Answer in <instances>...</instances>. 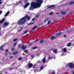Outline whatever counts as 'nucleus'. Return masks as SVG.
I'll use <instances>...</instances> for the list:
<instances>
[{
	"label": "nucleus",
	"mask_w": 74,
	"mask_h": 74,
	"mask_svg": "<svg viewBox=\"0 0 74 74\" xmlns=\"http://www.w3.org/2000/svg\"><path fill=\"white\" fill-rule=\"evenodd\" d=\"M44 0H37V2H34L31 4L30 10H33V8H36L40 7L41 4L43 3Z\"/></svg>",
	"instance_id": "nucleus-1"
},
{
	"label": "nucleus",
	"mask_w": 74,
	"mask_h": 74,
	"mask_svg": "<svg viewBox=\"0 0 74 74\" xmlns=\"http://www.w3.org/2000/svg\"><path fill=\"white\" fill-rule=\"evenodd\" d=\"M55 20H49V19H45L44 20V22H47V25L49 26V25H50V23H54L55 22Z\"/></svg>",
	"instance_id": "nucleus-2"
},
{
	"label": "nucleus",
	"mask_w": 74,
	"mask_h": 74,
	"mask_svg": "<svg viewBox=\"0 0 74 74\" xmlns=\"http://www.w3.org/2000/svg\"><path fill=\"white\" fill-rule=\"evenodd\" d=\"M62 32H60L58 33H57L56 34V36H52L50 37V40H53L54 39L56 38V37H59V36H61V34H62Z\"/></svg>",
	"instance_id": "nucleus-3"
},
{
	"label": "nucleus",
	"mask_w": 74,
	"mask_h": 74,
	"mask_svg": "<svg viewBox=\"0 0 74 74\" xmlns=\"http://www.w3.org/2000/svg\"><path fill=\"white\" fill-rule=\"evenodd\" d=\"M26 19H21L18 22V25H23L26 23Z\"/></svg>",
	"instance_id": "nucleus-4"
},
{
	"label": "nucleus",
	"mask_w": 74,
	"mask_h": 74,
	"mask_svg": "<svg viewBox=\"0 0 74 74\" xmlns=\"http://www.w3.org/2000/svg\"><path fill=\"white\" fill-rule=\"evenodd\" d=\"M68 66L71 68V69H74V64L73 63H69L68 64Z\"/></svg>",
	"instance_id": "nucleus-5"
},
{
	"label": "nucleus",
	"mask_w": 74,
	"mask_h": 74,
	"mask_svg": "<svg viewBox=\"0 0 74 74\" xmlns=\"http://www.w3.org/2000/svg\"><path fill=\"white\" fill-rule=\"evenodd\" d=\"M21 19H30V16H28V15H26L24 17L22 18Z\"/></svg>",
	"instance_id": "nucleus-6"
},
{
	"label": "nucleus",
	"mask_w": 74,
	"mask_h": 74,
	"mask_svg": "<svg viewBox=\"0 0 74 74\" xmlns=\"http://www.w3.org/2000/svg\"><path fill=\"white\" fill-rule=\"evenodd\" d=\"M52 8V9H55L56 8L55 5H50V6L48 7V8Z\"/></svg>",
	"instance_id": "nucleus-7"
},
{
	"label": "nucleus",
	"mask_w": 74,
	"mask_h": 74,
	"mask_svg": "<svg viewBox=\"0 0 74 74\" xmlns=\"http://www.w3.org/2000/svg\"><path fill=\"white\" fill-rule=\"evenodd\" d=\"M26 46H25V45H23L21 47V49H23V50H25V49H26Z\"/></svg>",
	"instance_id": "nucleus-8"
},
{
	"label": "nucleus",
	"mask_w": 74,
	"mask_h": 74,
	"mask_svg": "<svg viewBox=\"0 0 74 74\" xmlns=\"http://www.w3.org/2000/svg\"><path fill=\"white\" fill-rule=\"evenodd\" d=\"M3 25L5 26L6 27L8 25H9V23H7V22H5L4 23H3Z\"/></svg>",
	"instance_id": "nucleus-9"
},
{
	"label": "nucleus",
	"mask_w": 74,
	"mask_h": 74,
	"mask_svg": "<svg viewBox=\"0 0 74 74\" xmlns=\"http://www.w3.org/2000/svg\"><path fill=\"white\" fill-rule=\"evenodd\" d=\"M28 67L29 68H31V67H32V66H33V64L32 63H30L28 64Z\"/></svg>",
	"instance_id": "nucleus-10"
},
{
	"label": "nucleus",
	"mask_w": 74,
	"mask_h": 74,
	"mask_svg": "<svg viewBox=\"0 0 74 74\" xmlns=\"http://www.w3.org/2000/svg\"><path fill=\"white\" fill-rule=\"evenodd\" d=\"M29 3H27L25 5H24V7L25 8H26V7H28V6H29Z\"/></svg>",
	"instance_id": "nucleus-11"
},
{
	"label": "nucleus",
	"mask_w": 74,
	"mask_h": 74,
	"mask_svg": "<svg viewBox=\"0 0 74 74\" xmlns=\"http://www.w3.org/2000/svg\"><path fill=\"white\" fill-rule=\"evenodd\" d=\"M4 45H2L0 47V50H2V51H4V49H3V48H4Z\"/></svg>",
	"instance_id": "nucleus-12"
},
{
	"label": "nucleus",
	"mask_w": 74,
	"mask_h": 74,
	"mask_svg": "<svg viewBox=\"0 0 74 74\" xmlns=\"http://www.w3.org/2000/svg\"><path fill=\"white\" fill-rule=\"evenodd\" d=\"M45 60H46V59L45 58H44L42 60V62L43 63H45Z\"/></svg>",
	"instance_id": "nucleus-13"
},
{
	"label": "nucleus",
	"mask_w": 74,
	"mask_h": 74,
	"mask_svg": "<svg viewBox=\"0 0 74 74\" xmlns=\"http://www.w3.org/2000/svg\"><path fill=\"white\" fill-rule=\"evenodd\" d=\"M8 49H6L5 50V56H7L8 55Z\"/></svg>",
	"instance_id": "nucleus-14"
},
{
	"label": "nucleus",
	"mask_w": 74,
	"mask_h": 74,
	"mask_svg": "<svg viewBox=\"0 0 74 74\" xmlns=\"http://www.w3.org/2000/svg\"><path fill=\"white\" fill-rule=\"evenodd\" d=\"M4 21H5V19H2L1 21H0V23H3Z\"/></svg>",
	"instance_id": "nucleus-15"
},
{
	"label": "nucleus",
	"mask_w": 74,
	"mask_h": 74,
	"mask_svg": "<svg viewBox=\"0 0 74 74\" xmlns=\"http://www.w3.org/2000/svg\"><path fill=\"white\" fill-rule=\"evenodd\" d=\"M37 26H35L34 27L32 28V30H35V29H36V28H37Z\"/></svg>",
	"instance_id": "nucleus-16"
},
{
	"label": "nucleus",
	"mask_w": 74,
	"mask_h": 74,
	"mask_svg": "<svg viewBox=\"0 0 74 74\" xmlns=\"http://www.w3.org/2000/svg\"><path fill=\"white\" fill-rule=\"evenodd\" d=\"M52 51H53V52L55 53H57V50H56V49L55 50L53 49Z\"/></svg>",
	"instance_id": "nucleus-17"
},
{
	"label": "nucleus",
	"mask_w": 74,
	"mask_h": 74,
	"mask_svg": "<svg viewBox=\"0 0 74 74\" xmlns=\"http://www.w3.org/2000/svg\"><path fill=\"white\" fill-rule=\"evenodd\" d=\"M43 42H44V40H41L40 41V42H39L40 44H43Z\"/></svg>",
	"instance_id": "nucleus-18"
},
{
	"label": "nucleus",
	"mask_w": 74,
	"mask_h": 74,
	"mask_svg": "<svg viewBox=\"0 0 74 74\" xmlns=\"http://www.w3.org/2000/svg\"><path fill=\"white\" fill-rule=\"evenodd\" d=\"M61 13L62 15H66V12L62 11L61 12Z\"/></svg>",
	"instance_id": "nucleus-19"
},
{
	"label": "nucleus",
	"mask_w": 74,
	"mask_h": 74,
	"mask_svg": "<svg viewBox=\"0 0 74 74\" xmlns=\"http://www.w3.org/2000/svg\"><path fill=\"white\" fill-rule=\"evenodd\" d=\"M9 14H10V12H8L5 15V17H7V16Z\"/></svg>",
	"instance_id": "nucleus-20"
},
{
	"label": "nucleus",
	"mask_w": 74,
	"mask_h": 74,
	"mask_svg": "<svg viewBox=\"0 0 74 74\" xmlns=\"http://www.w3.org/2000/svg\"><path fill=\"white\" fill-rule=\"evenodd\" d=\"M18 53V51H16V52H13V54L14 55H16V54H17V53Z\"/></svg>",
	"instance_id": "nucleus-21"
},
{
	"label": "nucleus",
	"mask_w": 74,
	"mask_h": 74,
	"mask_svg": "<svg viewBox=\"0 0 74 74\" xmlns=\"http://www.w3.org/2000/svg\"><path fill=\"white\" fill-rule=\"evenodd\" d=\"M63 51L64 52H67V50L65 48H64V49H63Z\"/></svg>",
	"instance_id": "nucleus-22"
},
{
	"label": "nucleus",
	"mask_w": 74,
	"mask_h": 74,
	"mask_svg": "<svg viewBox=\"0 0 74 74\" xmlns=\"http://www.w3.org/2000/svg\"><path fill=\"white\" fill-rule=\"evenodd\" d=\"M28 32V30H26L25 31L24 33H23V34H26V33H27Z\"/></svg>",
	"instance_id": "nucleus-23"
},
{
	"label": "nucleus",
	"mask_w": 74,
	"mask_h": 74,
	"mask_svg": "<svg viewBox=\"0 0 74 74\" xmlns=\"http://www.w3.org/2000/svg\"><path fill=\"white\" fill-rule=\"evenodd\" d=\"M48 58L49 59H52V58H53V57H51V56H49Z\"/></svg>",
	"instance_id": "nucleus-24"
},
{
	"label": "nucleus",
	"mask_w": 74,
	"mask_h": 74,
	"mask_svg": "<svg viewBox=\"0 0 74 74\" xmlns=\"http://www.w3.org/2000/svg\"><path fill=\"white\" fill-rule=\"evenodd\" d=\"M71 45V43H69L67 45V47H70Z\"/></svg>",
	"instance_id": "nucleus-25"
},
{
	"label": "nucleus",
	"mask_w": 74,
	"mask_h": 74,
	"mask_svg": "<svg viewBox=\"0 0 74 74\" xmlns=\"http://www.w3.org/2000/svg\"><path fill=\"white\" fill-rule=\"evenodd\" d=\"M34 24V23H29L28 24L27 26H29V25H33V24Z\"/></svg>",
	"instance_id": "nucleus-26"
},
{
	"label": "nucleus",
	"mask_w": 74,
	"mask_h": 74,
	"mask_svg": "<svg viewBox=\"0 0 74 74\" xmlns=\"http://www.w3.org/2000/svg\"><path fill=\"white\" fill-rule=\"evenodd\" d=\"M74 4V2H71L70 3V5H72V4Z\"/></svg>",
	"instance_id": "nucleus-27"
},
{
	"label": "nucleus",
	"mask_w": 74,
	"mask_h": 74,
	"mask_svg": "<svg viewBox=\"0 0 74 74\" xmlns=\"http://www.w3.org/2000/svg\"><path fill=\"white\" fill-rule=\"evenodd\" d=\"M37 48V47H32V49H36Z\"/></svg>",
	"instance_id": "nucleus-28"
},
{
	"label": "nucleus",
	"mask_w": 74,
	"mask_h": 74,
	"mask_svg": "<svg viewBox=\"0 0 74 74\" xmlns=\"http://www.w3.org/2000/svg\"><path fill=\"white\" fill-rule=\"evenodd\" d=\"M23 29V28H21L20 29H19V30H18V32H21V30H22Z\"/></svg>",
	"instance_id": "nucleus-29"
},
{
	"label": "nucleus",
	"mask_w": 74,
	"mask_h": 74,
	"mask_svg": "<svg viewBox=\"0 0 74 74\" xmlns=\"http://www.w3.org/2000/svg\"><path fill=\"white\" fill-rule=\"evenodd\" d=\"M17 44V43L16 42H15L14 43L13 46L14 47H15V46H16V44Z\"/></svg>",
	"instance_id": "nucleus-30"
},
{
	"label": "nucleus",
	"mask_w": 74,
	"mask_h": 74,
	"mask_svg": "<svg viewBox=\"0 0 74 74\" xmlns=\"http://www.w3.org/2000/svg\"><path fill=\"white\" fill-rule=\"evenodd\" d=\"M71 32V30L67 31L68 33H70Z\"/></svg>",
	"instance_id": "nucleus-31"
},
{
	"label": "nucleus",
	"mask_w": 74,
	"mask_h": 74,
	"mask_svg": "<svg viewBox=\"0 0 74 74\" xmlns=\"http://www.w3.org/2000/svg\"><path fill=\"white\" fill-rule=\"evenodd\" d=\"M21 47V45H20L18 46V47H17L18 48H20Z\"/></svg>",
	"instance_id": "nucleus-32"
},
{
	"label": "nucleus",
	"mask_w": 74,
	"mask_h": 74,
	"mask_svg": "<svg viewBox=\"0 0 74 74\" xmlns=\"http://www.w3.org/2000/svg\"><path fill=\"white\" fill-rule=\"evenodd\" d=\"M49 15H53V13L52 12H51L49 14Z\"/></svg>",
	"instance_id": "nucleus-33"
},
{
	"label": "nucleus",
	"mask_w": 74,
	"mask_h": 74,
	"mask_svg": "<svg viewBox=\"0 0 74 74\" xmlns=\"http://www.w3.org/2000/svg\"><path fill=\"white\" fill-rule=\"evenodd\" d=\"M14 56H10V59H13Z\"/></svg>",
	"instance_id": "nucleus-34"
},
{
	"label": "nucleus",
	"mask_w": 74,
	"mask_h": 74,
	"mask_svg": "<svg viewBox=\"0 0 74 74\" xmlns=\"http://www.w3.org/2000/svg\"><path fill=\"white\" fill-rule=\"evenodd\" d=\"M24 52L25 53H28V51L27 50H25L24 51Z\"/></svg>",
	"instance_id": "nucleus-35"
},
{
	"label": "nucleus",
	"mask_w": 74,
	"mask_h": 74,
	"mask_svg": "<svg viewBox=\"0 0 74 74\" xmlns=\"http://www.w3.org/2000/svg\"><path fill=\"white\" fill-rule=\"evenodd\" d=\"M5 60V58H3L2 59V61L3 62H5V61H4V60Z\"/></svg>",
	"instance_id": "nucleus-36"
},
{
	"label": "nucleus",
	"mask_w": 74,
	"mask_h": 74,
	"mask_svg": "<svg viewBox=\"0 0 74 74\" xmlns=\"http://www.w3.org/2000/svg\"><path fill=\"white\" fill-rule=\"evenodd\" d=\"M22 58H18V60H22Z\"/></svg>",
	"instance_id": "nucleus-37"
},
{
	"label": "nucleus",
	"mask_w": 74,
	"mask_h": 74,
	"mask_svg": "<svg viewBox=\"0 0 74 74\" xmlns=\"http://www.w3.org/2000/svg\"><path fill=\"white\" fill-rule=\"evenodd\" d=\"M17 40V39H14L13 40V41L15 42V41H16Z\"/></svg>",
	"instance_id": "nucleus-38"
},
{
	"label": "nucleus",
	"mask_w": 74,
	"mask_h": 74,
	"mask_svg": "<svg viewBox=\"0 0 74 74\" xmlns=\"http://www.w3.org/2000/svg\"><path fill=\"white\" fill-rule=\"evenodd\" d=\"M43 67H44V66H41L40 67V70H42V69H43Z\"/></svg>",
	"instance_id": "nucleus-39"
},
{
	"label": "nucleus",
	"mask_w": 74,
	"mask_h": 74,
	"mask_svg": "<svg viewBox=\"0 0 74 74\" xmlns=\"http://www.w3.org/2000/svg\"><path fill=\"white\" fill-rule=\"evenodd\" d=\"M14 48L13 47H12L11 48V51H13V50H14Z\"/></svg>",
	"instance_id": "nucleus-40"
},
{
	"label": "nucleus",
	"mask_w": 74,
	"mask_h": 74,
	"mask_svg": "<svg viewBox=\"0 0 74 74\" xmlns=\"http://www.w3.org/2000/svg\"><path fill=\"white\" fill-rule=\"evenodd\" d=\"M72 73L73 74H74V71H71Z\"/></svg>",
	"instance_id": "nucleus-41"
},
{
	"label": "nucleus",
	"mask_w": 74,
	"mask_h": 74,
	"mask_svg": "<svg viewBox=\"0 0 74 74\" xmlns=\"http://www.w3.org/2000/svg\"><path fill=\"white\" fill-rule=\"evenodd\" d=\"M38 63H41V62L40 61H39L38 62Z\"/></svg>",
	"instance_id": "nucleus-42"
},
{
	"label": "nucleus",
	"mask_w": 74,
	"mask_h": 74,
	"mask_svg": "<svg viewBox=\"0 0 74 74\" xmlns=\"http://www.w3.org/2000/svg\"><path fill=\"white\" fill-rule=\"evenodd\" d=\"M63 37H66L67 36L66 35H64Z\"/></svg>",
	"instance_id": "nucleus-43"
},
{
	"label": "nucleus",
	"mask_w": 74,
	"mask_h": 74,
	"mask_svg": "<svg viewBox=\"0 0 74 74\" xmlns=\"http://www.w3.org/2000/svg\"><path fill=\"white\" fill-rule=\"evenodd\" d=\"M2 2L0 1V5H1V4H2Z\"/></svg>",
	"instance_id": "nucleus-44"
},
{
	"label": "nucleus",
	"mask_w": 74,
	"mask_h": 74,
	"mask_svg": "<svg viewBox=\"0 0 74 74\" xmlns=\"http://www.w3.org/2000/svg\"><path fill=\"white\" fill-rule=\"evenodd\" d=\"M2 13V11L0 10V14Z\"/></svg>",
	"instance_id": "nucleus-45"
},
{
	"label": "nucleus",
	"mask_w": 74,
	"mask_h": 74,
	"mask_svg": "<svg viewBox=\"0 0 74 74\" xmlns=\"http://www.w3.org/2000/svg\"><path fill=\"white\" fill-rule=\"evenodd\" d=\"M39 15H37L36 16V18H38V17H39Z\"/></svg>",
	"instance_id": "nucleus-46"
},
{
	"label": "nucleus",
	"mask_w": 74,
	"mask_h": 74,
	"mask_svg": "<svg viewBox=\"0 0 74 74\" xmlns=\"http://www.w3.org/2000/svg\"><path fill=\"white\" fill-rule=\"evenodd\" d=\"M36 65H34V67H33V68L34 69H35V68H36Z\"/></svg>",
	"instance_id": "nucleus-47"
},
{
	"label": "nucleus",
	"mask_w": 74,
	"mask_h": 74,
	"mask_svg": "<svg viewBox=\"0 0 74 74\" xmlns=\"http://www.w3.org/2000/svg\"><path fill=\"white\" fill-rule=\"evenodd\" d=\"M12 69H14L13 68H10V70H12Z\"/></svg>",
	"instance_id": "nucleus-48"
},
{
	"label": "nucleus",
	"mask_w": 74,
	"mask_h": 74,
	"mask_svg": "<svg viewBox=\"0 0 74 74\" xmlns=\"http://www.w3.org/2000/svg\"><path fill=\"white\" fill-rule=\"evenodd\" d=\"M31 57H32V58H34V56H33V55H31Z\"/></svg>",
	"instance_id": "nucleus-49"
},
{
	"label": "nucleus",
	"mask_w": 74,
	"mask_h": 74,
	"mask_svg": "<svg viewBox=\"0 0 74 74\" xmlns=\"http://www.w3.org/2000/svg\"><path fill=\"white\" fill-rule=\"evenodd\" d=\"M35 20V19H32V21H34Z\"/></svg>",
	"instance_id": "nucleus-50"
},
{
	"label": "nucleus",
	"mask_w": 74,
	"mask_h": 74,
	"mask_svg": "<svg viewBox=\"0 0 74 74\" xmlns=\"http://www.w3.org/2000/svg\"><path fill=\"white\" fill-rule=\"evenodd\" d=\"M24 3H26V0H25L24 1Z\"/></svg>",
	"instance_id": "nucleus-51"
},
{
	"label": "nucleus",
	"mask_w": 74,
	"mask_h": 74,
	"mask_svg": "<svg viewBox=\"0 0 74 74\" xmlns=\"http://www.w3.org/2000/svg\"><path fill=\"white\" fill-rule=\"evenodd\" d=\"M15 64V63H13V64H12H12Z\"/></svg>",
	"instance_id": "nucleus-52"
},
{
	"label": "nucleus",
	"mask_w": 74,
	"mask_h": 74,
	"mask_svg": "<svg viewBox=\"0 0 74 74\" xmlns=\"http://www.w3.org/2000/svg\"><path fill=\"white\" fill-rule=\"evenodd\" d=\"M52 74H55V73H52Z\"/></svg>",
	"instance_id": "nucleus-53"
},
{
	"label": "nucleus",
	"mask_w": 74,
	"mask_h": 74,
	"mask_svg": "<svg viewBox=\"0 0 74 74\" xmlns=\"http://www.w3.org/2000/svg\"><path fill=\"white\" fill-rule=\"evenodd\" d=\"M59 14V12H58L56 13L57 14Z\"/></svg>",
	"instance_id": "nucleus-54"
},
{
	"label": "nucleus",
	"mask_w": 74,
	"mask_h": 74,
	"mask_svg": "<svg viewBox=\"0 0 74 74\" xmlns=\"http://www.w3.org/2000/svg\"><path fill=\"white\" fill-rule=\"evenodd\" d=\"M20 3H22V1H20Z\"/></svg>",
	"instance_id": "nucleus-55"
},
{
	"label": "nucleus",
	"mask_w": 74,
	"mask_h": 74,
	"mask_svg": "<svg viewBox=\"0 0 74 74\" xmlns=\"http://www.w3.org/2000/svg\"><path fill=\"white\" fill-rule=\"evenodd\" d=\"M30 45H32V44H29V46H30Z\"/></svg>",
	"instance_id": "nucleus-56"
},
{
	"label": "nucleus",
	"mask_w": 74,
	"mask_h": 74,
	"mask_svg": "<svg viewBox=\"0 0 74 74\" xmlns=\"http://www.w3.org/2000/svg\"><path fill=\"white\" fill-rule=\"evenodd\" d=\"M27 19V20H29V19Z\"/></svg>",
	"instance_id": "nucleus-57"
},
{
	"label": "nucleus",
	"mask_w": 74,
	"mask_h": 74,
	"mask_svg": "<svg viewBox=\"0 0 74 74\" xmlns=\"http://www.w3.org/2000/svg\"><path fill=\"white\" fill-rule=\"evenodd\" d=\"M2 1V0H0V1Z\"/></svg>",
	"instance_id": "nucleus-58"
},
{
	"label": "nucleus",
	"mask_w": 74,
	"mask_h": 74,
	"mask_svg": "<svg viewBox=\"0 0 74 74\" xmlns=\"http://www.w3.org/2000/svg\"><path fill=\"white\" fill-rule=\"evenodd\" d=\"M47 19H49L48 18H47Z\"/></svg>",
	"instance_id": "nucleus-59"
},
{
	"label": "nucleus",
	"mask_w": 74,
	"mask_h": 74,
	"mask_svg": "<svg viewBox=\"0 0 74 74\" xmlns=\"http://www.w3.org/2000/svg\"><path fill=\"white\" fill-rule=\"evenodd\" d=\"M33 19H35V18H33Z\"/></svg>",
	"instance_id": "nucleus-60"
},
{
	"label": "nucleus",
	"mask_w": 74,
	"mask_h": 74,
	"mask_svg": "<svg viewBox=\"0 0 74 74\" xmlns=\"http://www.w3.org/2000/svg\"><path fill=\"white\" fill-rule=\"evenodd\" d=\"M5 73H6V72H5Z\"/></svg>",
	"instance_id": "nucleus-61"
},
{
	"label": "nucleus",
	"mask_w": 74,
	"mask_h": 74,
	"mask_svg": "<svg viewBox=\"0 0 74 74\" xmlns=\"http://www.w3.org/2000/svg\"><path fill=\"white\" fill-rule=\"evenodd\" d=\"M0 36H1V34H0Z\"/></svg>",
	"instance_id": "nucleus-62"
},
{
	"label": "nucleus",
	"mask_w": 74,
	"mask_h": 74,
	"mask_svg": "<svg viewBox=\"0 0 74 74\" xmlns=\"http://www.w3.org/2000/svg\"><path fill=\"white\" fill-rule=\"evenodd\" d=\"M66 73H65V74H66Z\"/></svg>",
	"instance_id": "nucleus-63"
},
{
	"label": "nucleus",
	"mask_w": 74,
	"mask_h": 74,
	"mask_svg": "<svg viewBox=\"0 0 74 74\" xmlns=\"http://www.w3.org/2000/svg\"><path fill=\"white\" fill-rule=\"evenodd\" d=\"M0 74H1V73Z\"/></svg>",
	"instance_id": "nucleus-64"
}]
</instances>
